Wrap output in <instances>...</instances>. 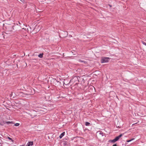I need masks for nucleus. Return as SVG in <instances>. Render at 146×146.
Wrapping results in <instances>:
<instances>
[{
  "label": "nucleus",
  "mask_w": 146,
  "mask_h": 146,
  "mask_svg": "<svg viewBox=\"0 0 146 146\" xmlns=\"http://www.w3.org/2000/svg\"><path fill=\"white\" fill-rule=\"evenodd\" d=\"M22 29H24L25 30H26V28L25 29V28H22Z\"/></svg>",
  "instance_id": "nucleus-16"
},
{
  "label": "nucleus",
  "mask_w": 146,
  "mask_h": 146,
  "mask_svg": "<svg viewBox=\"0 0 146 146\" xmlns=\"http://www.w3.org/2000/svg\"><path fill=\"white\" fill-rule=\"evenodd\" d=\"M9 29H8L7 30V31L8 32H11L12 31V30H13V29L12 28V27H10L9 28Z\"/></svg>",
  "instance_id": "nucleus-4"
},
{
  "label": "nucleus",
  "mask_w": 146,
  "mask_h": 146,
  "mask_svg": "<svg viewBox=\"0 0 146 146\" xmlns=\"http://www.w3.org/2000/svg\"><path fill=\"white\" fill-rule=\"evenodd\" d=\"M65 132H64L62 133L59 136L60 138L61 139L65 135Z\"/></svg>",
  "instance_id": "nucleus-3"
},
{
  "label": "nucleus",
  "mask_w": 146,
  "mask_h": 146,
  "mask_svg": "<svg viewBox=\"0 0 146 146\" xmlns=\"http://www.w3.org/2000/svg\"><path fill=\"white\" fill-rule=\"evenodd\" d=\"M110 59V58L109 57L102 58L101 59V63H103L108 62L109 61V60Z\"/></svg>",
  "instance_id": "nucleus-2"
},
{
  "label": "nucleus",
  "mask_w": 146,
  "mask_h": 146,
  "mask_svg": "<svg viewBox=\"0 0 146 146\" xmlns=\"http://www.w3.org/2000/svg\"><path fill=\"white\" fill-rule=\"evenodd\" d=\"M1 143H0V144H1Z\"/></svg>",
  "instance_id": "nucleus-19"
},
{
  "label": "nucleus",
  "mask_w": 146,
  "mask_h": 146,
  "mask_svg": "<svg viewBox=\"0 0 146 146\" xmlns=\"http://www.w3.org/2000/svg\"><path fill=\"white\" fill-rule=\"evenodd\" d=\"M19 125V123H16L15 124V125L16 126H18Z\"/></svg>",
  "instance_id": "nucleus-9"
},
{
  "label": "nucleus",
  "mask_w": 146,
  "mask_h": 146,
  "mask_svg": "<svg viewBox=\"0 0 146 146\" xmlns=\"http://www.w3.org/2000/svg\"><path fill=\"white\" fill-rule=\"evenodd\" d=\"M19 24H20V22H19Z\"/></svg>",
  "instance_id": "nucleus-18"
},
{
  "label": "nucleus",
  "mask_w": 146,
  "mask_h": 146,
  "mask_svg": "<svg viewBox=\"0 0 146 146\" xmlns=\"http://www.w3.org/2000/svg\"><path fill=\"white\" fill-rule=\"evenodd\" d=\"M33 142H30L28 143L27 145V146H30V145H33Z\"/></svg>",
  "instance_id": "nucleus-5"
},
{
  "label": "nucleus",
  "mask_w": 146,
  "mask_h": 146,
  "mask_svg": "<svg viewBox=\"0 0 146 146\" xmlns=\"http://www.w3.org/2000/svg\"><path fill=\"white\" fill-rule=\"evenodd\" d=\"M6 122L7 124L10 123H13V122L12 121H7V122Z\"/></svg>",
  "instance_id": "nucleus-11"
},
{
  "label": "nucleus",
  "mask_w": 146,
  "mask_h": 146,
  "mask_svg": "<svg viewBox=\"0 0 146 146\" xmlns=\"http://www.w3.org/2000/svg\"><path fill=\"white\" fill-rule=\"evenodd\" d=\"M43 54H40L38 55V57L40 58H42L43 57Z\"/></svg>",
  "instance_id": "nucleus-6"
},
{
  "label": "nucleus",
  "mask_w": 146,
  "mask_h": 146,
  "mask_svg": "<svg viewBox=\"0 0 146 146\" xmlns=\"http://www.w3.org/2000/svg\"><path fill=\"white\" fill-rule=\"evenodd\" d=\"M12 94H13V93H12V92H11V94H10V96H12Z\"/></svg>",
  "instance_id": "nucleus-15"
},
{
  "label": "nucleus",
  "mask_w": 146,
  "mask_h": 146,
  "mask_svg": "<svg viewBox=\"0 0 146 146\" xmlns=\"http://www.w3.org/2000/svg\"><path fill=\"white\" fill-rule=\"evenodd\" d=\"M134 139V138H133L132 139H131V140H127V142H130L131 141H132Z\"/></svg>",
  "instance_id": "nucleus-8"
},
{
  "label": "nucleus",
  "mask_w": 146,
  "mask_h": 146,
  "mask_svg": "<svg viewBox=\"0 0 146 146\" xmlns=\"http://www.w3.org/2000/svg\"><path fill=\"white\" fill-rule=\"evenodd\" d=\"M143 44L145 45L146 46V43H145V42H143Z\"/></svg>",
  "instance_id": "nucleus-13"
},
{
  "label": "nucleus",
  "mask_w": 146,
  "mask_h": 146,
  "mask_svg": "<svg viewBox=\"0 0 146 146\" xmlns=\"http://www.w3.org/2000/svg\"><path fill=\"white\" fill-rule=\"evenodd\" d=\"M23 146L22 145V146Z\"/></svg>",
  "instance_id": "nucleus-20"
},
{
  "label": "nucleus",
  "mask_w": 146,
  "mask_h": 146,
  "mask_svg": "<svg viewBox=\"0 0 146 146\" xmlns=\"http://www.w3.org/2000/svg\"><path fill=\"white\" fill-rule=\"evenodd\" d=\"M90 123H89L87 122H86L85 123V125L86 126H89L90 125Z\"/></svg>",
  "instance_id": "nucleus-7"
},
{
  "label": "nucleus",
  "mask_w": 146,
  "mask_h": 146,
  "mask_svg": "<svg viewBox=\"0 0 146 146\" xmlns=\"http://www.w3.org/2000/svg\"><path fill=\"white\" fill-rule=\"evenodd\" d=\"M122 136V135L121 134L119 136L116 137L114 139L110 140L109 141L110 142L114 143L116 141H117Z\"/></svg>",
  "instance_id": "nucleus-1"
},
{
  "label": "nucleus",
  "mask_w": 146,
  "mask_h": 146,
  "mask_svg": "<svg viewBox=\"0 0 146 146\" xmlns=\"http://www.w3.org/2000/svg\"><path fill=\"white\" fill-rule=\"evenodd\" d=\"M27 95H28L27 94H25V96H27Z\"/></svg>",
  "instance_id": "nucleus-17"
},
{
  "label": "nucleus",
  "mask_w": 146,
  "mask_h": 146,
  "mask_svg": "<svg viewBox=\"0 0 146 146\" xmlns=\"http://www.w3.org/2000/svg\"><path fill=\"white\" fill-rule=\"evenodd\" d=\"M7 138H8V139H9V140H11V141H12L13 142V140H12V139H11V138H10V137H8Z\"/></svg>",
  "instance_id": "nucleus-10"
},
{
  "label": "nucleus",
  "mask_w": 146,
  "mask_h": 146,
  "mask_svg": "<svg viewBox=\"0 0 146 146\" xmlns=\"http://www.w3.org/2000/svg\"><path fill=\"white\" fill-rule=\"evenodd\" d=\"M1 138V137H0V138Z\"/></svg>",
  "instance_id": "nucleus-21"
},
{
  "label": "nucleus",
  "mask_w": 146,
  "mask_h": 146,
  "mask_svg": "<svg viewBox=\"0 0 146 146\" xmlns=\"http://www.w3.org/2000/svg\"><path fill=\"white\" fill-rule=\"evenodd\" d=\"M22 2L24 3L25 2V0H20Z\"/></svg>",
  "instance_id": "nucleus-12"
},
{
  "label": "nucleus",
  "mask_w": 146,
  "mask_h": 146,
  "mask_svg": "<svg viewBox=\"0 0 146 146\" xmlns=\"http://www.w3.org/2000/svg\"><path fill=\"white\" fill-rule=\"evenodd\" d=\"M112 146H117L116 144L113 145Z\"/></svg>",
  "instance_id": "nucleus-14"
}]
</instances>
